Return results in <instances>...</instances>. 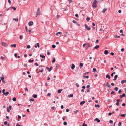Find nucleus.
Segmentation results:
<instances>
[{
	"instance_id": "21",
	"label": "nucleus",
	"mask_w": 126,
	"mask_h": 126,
	"mask_svg": "<svg viewBox=\"0 0 126 126\" xmlns=\"http://www.w3.org/2000/svg\"><path fill=\"white\" fill-rule=\"evenodd\" d=\"M107 9L106 8H104L103 10L102 11V12L103 13H105V11L107 10Z\"/></svg>"
},
{
	"instance_id": "54",
	"label": "nucleus",
	"mask_w": 126,
	"mask_h": 126,
	"mask_svg": "<svg viewBox=\"0 0 126 126\" xmlns=\"http://www.w3.org/2000/svg\"><path fill=\"white\" fill-rule=\"evenodd\" d=\"M8 2L9 3V4L10 5L11 4V2L10 0H8Z\"/></svg>"
},
{
	"instance_id": "15",
	"label": "nucleus",
	"mask_w": 126,
	"mask_h": 126,
	"mask_svg": "<svg viewBox=\"0 0 126 126\" xmlns=\"http://www.w3.org/2000/svg\"><path fill=\"white\" fill-rule=\"evenodd\" d=\"M75 65L74 64H72V65H71V69H74L75 67Z\"/></svg>"
},
{
	"instance_id": "6",
	"label": "nucleus",
	"mask_w": 126,
	"mask_h": 126,
	"mask_svg": "<svg viewBox=\"0 0 126 126\" xmlns=\"http://www.w3.org/2000/svg\"><path fill=\"white\" fill-rule=\"evenodd\" d=\"M125 96V94L124 93H123L122 95H120V98L121 99L123 97H124Z\"/></svg>"
},
{
	"instance_id": "31",
	"label": "nucleus",
	"mask_w": 126,
	"mask_h": 126,
	"mask_svg": "<svg viewBox=\"0 0 126 126\" xmlns=\"http://www.w3.org/2000/svg\"><path fill=\"white\" fill-rule=\"evenodd\" d=\"M55 58H54L52 61V62L53 63H54L55 62Z\"/></svg>"
},
{
	"instance_id": "26",
	"label": "nucleus",
	"mask_w": 126,
	"mask_h": 126,
	"mask_svg": "<svg viewBox=\"0 0 126 126\" xmlns=\"http://www.w3.org/2000/svg\"><path fill=\"white\" fill-rule=\"evenodd\" d=\"M83 66V64L82 63H80V67L81 68Z\"/></svg>"
},
{
	"instance_id": "24",
	"label": "nucleus",
	"mask_w": 126,
	"mask_h": 126,
	"mask_svg": "<svg viewBox=\"0 0 126 126\" xmlns=\"http://www.w3.org/2000/svg\"><path fill=\"white\" fill-rule=\"evenodd\" d=\"M62 89H60L58 90V93H61V91H62Z\"/></svg>"
},
{
	"instance_id": "16",
	"label": "nucleus",
	"mask_w": 126,
	"mask_h": 126,
	"mask_svg": "<svg viewBox=\"0 0 126 126\" xmlns=\"http://www.w3.org/2000/svg\"><path fill=\"white\" fill-rule=\"evenodd\" d=\"M85 103V101H82L80 103V104L81 105H82L83 104H84Z\"/></svg>"
},
{
	"instance_id": "4",
	"label": "nucleus",
	"mask_w": 126,
	"mask_h": 126,
	"mask_svg": "<svg viewBox=\"0 0 126 126\" xmlns=\"http://www.w3.org/2000/svg\"><path fill=\"white\" fill-rule=\"evenodd\" d=\"M33 23L32 21H29L28 23V25L29 26H32L33 24Z\"/></svg>"
},
{
	"instance_id": "37",
	"label": "nucleus",
	"mask_w": 126,
	"mask_h": 126,
	"mask_svg": "<svg viewBox=\"0 0 126 126\" xmlns=\"http://www.w3.org/2000/svg\"><path fill=\"white\" fill-rule=\"evenodd\" d=\"M87 125L85 123V122H84V123H83L82 126H87Z\"/></svg>"
},
{
	"instance_id": "50",
	"label": "nucleus",
	"mask_w": 126,
	"mask_h": 126,
	"mask_svg": "<svg viewBox=\"0 0 126 126\" xmlns=\"http://www.w3.org/2000/svg\"><path fill=\"white\" fill-rule=\"evenodd\" d=\"M30 46L29 45H28L27 46V48L28 49H29L30 48Z\"/></svg>"
},
{
	"instance_id": "49",
	"label": "nucleus",
	"mask_w": 126,
	"mask_h": 126,
	"mask_svg": "<svg viewBox=\"0 0 126 126\" xmlns=\"http://www.w3.org/2000/svg\"><path fill=\"white\" fill-rule=\"evenodd\" d=\"M90 18L88 17H87L86 19V20L87 21H89V20H90Z\"/></svg>"
},
{
	"instance_id": "62",
	"label": "nucleus",
	"mask_w": 126,
	"mask_h": 126,
	"mask_svg": "<svg viewBox=\"0 0 126 126\" xmlns=\"http://www.w3.org/2000/svg\"><path fill=\"white\" fill-rule=\"evenodd\" d=\"M78 110H77L75 111H74V113L75 114H76V113L78 112Z\"/></svg>"
},
{
	"instance_id": "52",
	"label": "nucleus",
	"mask_w": 126,
	"mask_h": 126,
	"mask_svg": "<svg viewBox=\"0 0 126 126\" xmlns=\"http://www.w3.org/2000/svg\"><path fill=\"white\" fill-rule=\"evenodd\" d=\"M51 94L50 93H48L47 94V95L48 96H49L51 95Z\"/></svg>"
},
{
	"instance_id": "30",
	"label": "nucleus",
	"mask_w": 126,
	"mask_h": 126,
	"mask_svg": "<svg viewBox=\"0 0 126 126\" xmlns=\"http://www.w3.org/2000/svg\"><path fill=\"white\" fill-rule=\"evenodd\" d=\"M62 34V33L61 32H58L56 34V35L58 36V34Z\"/></svg>"
},
{
	"instance_id": "13",
	"label": "nucleus",
	"mask_w": 126,
	"mask_h": 126,
	"mask_svg": "<svg viewBox=\"0 0 126 126\" xmlns=\"http://www.w3.org/2000/svg\"><path fill=\"white\" fill-rule=\"evenodd\" d=\"M118 77V75H116L114 77V79H113L114 81H115L117 79Z\"/></svg>"
},
{
	"instance_id": "40",
	"label": "nucleus",
	"mask_w": 126,
	"mask_h": 126,
	"mask_svg": "<svg viewBox=\"0 0 126 126\" xmlns=\"http://www.w3.org/2000/svg\"><path fill=\"white\" fill-rule=\"evenodd\" d=\"M76 86L78 87H79V84L78 83H76Z\"/></svg>"
},
{
	"instance_id": "58",
	"label": "nucleus",
	"mask_w": 126,
	"mask_h": 126,
	"mask_svg": "<svg viewBox=\"0 0 126 126\" xmlns=\"http://www.w3.org/2000/svg\"><path fill=\"white\" fill-rule=\"evenodd\" d=\"M14 56H15L16 58H17V54L16 53H15V54H14Z\"/></svg>"
},
{
	"instance_id": "59",
	"label": "nucleus",
	"mask_w": 126,
	"mask_h": 126,
	"mask_svg": "<svg viewBox=\"0 0 126 126\" xmlns=\"http://www.w3.org/2000/svg\"><path fill=\"white\" fill-rule=\"evenodd\" d=\"M61 108L62 109H63L64 108L63 106V105H62L61 106Z\"/></svg>"
},
{
	"instance_id": "1",
	"label": "nucleus",
	"mask_w": 126,
	"mask_h": 126,
	"mask_svg": "<svg viewBox=\"0 0 126 126\" xmlns=\"http://www.w3.org/2000/svg\"><path fill=\"white\" fill-rule=\"evenodd\" d=\"M96 0H94L92 4V6L93 8H96L97 7V2Z\"/></svg>"
},
{
	"instance_id": "35",
	"label": "nucleus",
	"mask_w": 126,
	"mask_h": 126,
	"mask_svg": "<svg viewBox=\"0 0 126 126\" xmlns=\"http://www.w3.org/2000/svg\"><path fill=\"white\" fill-rule=\"evenodd\" d=\"M111 94H115V92L114 91H113L112 92H111Z\"/></svg>"
},
{
	"instance_id": "11",
	"label": "nucleus",
	"mask_w": 126,
	"mask_h": 126,
	"mask_svg": "<svg viewBox=\"0 0 126 126\" xmlns=\"http://www.w3.org/2000/svg\"><path fill=\"white\" fill-rule=\"evenodd\" d=\"M2 46L5 47L7 46V44L4 42H2Z\"/></svg>"
},
{
	"instance_id": "18",
	"label": "nucleus",
	"mask_w": 126,
	"mask_h": 126,
	"mask_svg": "<svg viewBox=\"0 0 126 126\" xmlns=\"http://www.w3.org/2000/svg\"><path fill=\"white\" fill-rule=\"evenodd\" d=\"M37 95L36 94H33L32 96L34 98H36L37 97Z\"/></svg>"
},
{
	"instance_id": "27",
	"label": "nucleus",
	"mask_w": 126,
	"mask_h": 126,
	"mask_svg": "<svg viewBox=\"0 0 126 126\" xmlns=\"http://www.w3.org/2000/svg\"><path fill=\"white\" fill-rule=\"evenodd\" d=\"M40 56L42 58H44L45 59V56L43 55H41V54H40Z\"/></svg>"
},
{
	"instance_id": "44",
	"label": "nucleus",
	"mask_w": 126,
	"mask_h": 126,
	"mask_svg": "<svg viewBox=\"0 0 126 126\" xmlns=\"http://www.w3.org/2000/svg\"><path fill=\"white\" fill-rule=\"evenodd\" d=\"M13 20H15L16 21H18V18H17L16 19L15 18H13Z\"/></svg>"
},
{
	"instance_id": "41",
	"label": "nucleus",
	"mask_w": 126,
	"mask_h": 126,
	"mask_svg": "<svg viewBox=\"0 0 126 126\" xmlns=\"http://www.w3.org/2000/svg\"><path fill=\"white\" fill-rule=\"evenodd\" d=\"M121 123H122L121 122H119L118 124L119 126H121Z\"/></svg>"
},
{
	"instance_id": "22",
	"label": "nucleus",
	"mask_w": 126,
	"mask_h": 126,
	"mask_svg": "<svg viewBox=\"0 0 126 126\" xmlns=\"http://www.w3.org/2000/svg\"><path fill=\"white\" fill-rule=\"evenodd\" d=\"M95 120L97 121V122L99 123L100 122V120L98 119L97 118H96L95 119Z\"/></svg>"
},
{
	"instance_id": "36",
	"label": "nucleus",
	"mask_w": 126,
	"mask_h": 126,
	"mask_svg": "<svg viewBox=\"0 0 126 126\" xmlns=\"http://www.w3.org/2000/svg\"><path fill=\"white\" fill-rule=\"evenodd\" d=\"M95 107H98V108H99V107H100V105H99V104H98V105H96V104H95Z\"/></svg>"
},
{
	"instance_id": "14",
	"label": "nucleus",
	"mask_w": 126,
	"mask_h": 126,
	"mask_svg": "<svg viewBox=\"0 0 126 126\" xmlns=\"http://www.w3.org/2000/svg\"><path fill=\"white\" fill-rule=\"evenodd\" d=\"M106 77L107 78H108L109 79L110 78V76L108 74H107L106 76Z\"/></svg>"
},
{
	"instance_id": "25",
	"label": "nucleus",
	"mask_w": 126,
	"mask_h": 126,
	"mask_svg": "<svg viewBox=\"0 0 126 126\" xmlns=\"http://www.w3.org/2000/svg\"><path fill=\"white\" fill-rule=\"evenodd\" d=\"M73 94H70V95H68V97H73Z\"/></svg>"
},
{
	"instance_id": "63",
	"label": "nucleus",
	"mask_w": 126,
	"mask_h": 126,
	"mask_svg": "<svg viewBox=\"0 0 126 126\" xmlns=\"http://www.w3.org/2000/svg\"><path fill=\"white\" fill-rule=\"evenodd\" d=\"M35 65H36V66H38V64L37 63H35Z\"/></svg>"
},
{
	"instance_id": "53",
	"label": "nucleus",
	"mask_w": 126,
	"mask_h": 126,
	"mask_svg": "<svg viewBox=\"0 0 126 126\" xmlns=\"http://www.w3.org/2000/svg\"><path fill=\"white\" fill-rule=\"evenodd\" d=\"M25 91H28V89H27V88H25Z\"/></svg>"
},
{
	"instance_id": "8",
	"label": "nucleus",
	"mask_w": 126,
	"mask_h": 126,
	"mask_svg": "<svg viewBox=\"0 0 126 126\" xmlns=\"http://www.w3.org/2000/svg\"><path fill=\"white\" fill-rule=\"evenodd\" d=\"M37 47L38 48H39V47H40V45H39V43H37V44H35V46H34L35 47V48H37Z\"/></svg>"
},
{
	"instance_id": "2",
	"label": "nucleus",
	"mask_w": 126,
	"mask_h": 126,
	"mask_svg": "<svg viewBox=\"0 0 126 126\" xmlns=\"http://www.w3.org/2000/svg\"><path fill=\"white\" fill-rule=\"evenodd\" d=\"M25 29L26 30V31L27 32H29V34H30L31 33L32 30H28L27 27L26 26L25 27Z\"/></svg>"
},
{
	"instance_id": "17",
	"label": "nucleus",
	"mask_w": 126,
	"mask_h": 126,
	"mask_svg": "<svg viewBox=\"0 0 126 126\" xmlns=\"http://www.w3.org/2000/svg\"><path fill=\"white\" fill-rule=\"evenodd\" d=\"M99 47V46L98 45H97L95 46L94 47V48L95 49H97Z\"/></svg>"
},
{
	"instance_id": "33",
	"label": "nucleus",
	"mask_w": 126,
	"mask_h": 126,
	"mask_svg": "<svg viewBox=\"0 0 126 126\" xmlns=\"http://www.w3.org/2000/svg\"><path fill=\"white\" fill-rule=\"evenodd\" d=\"M34 61V60H32L31 59H30L29 60H28V62H30V63L31 62H33Z\"/></svg>"
},
{
	"instance_id": "45",
	"label": "nucleus",
	"mask_w": 126,
	"mask_h": 126,
	"mask_svg": "<svg viewBox=\"0 0 126 126\" xmlns=\"http://www.w3.org/2000/svg\"><path fill=\"white\" fill-rule=\"evenodd\" d=\"M1 58L3 60H4L5 59V58L3 57L2 56L1 57Z\"/></svg>"
},
{
	"instance_id": "7",
	"label": "nucleus",
	"mask_w": 126,
	"mask_h": 126,
	"mask_svg": "<svg viewBox=\"0 0 126 126\" xmlns=\"http://www.w3.org/2000/svg\"><path fill=\"white\" fill-rule=\"evenodd\" d=\"M0 78L2 82L4 83H5V82L4 80V77L3 76H2Z\"/></svg>"
},
{
	"instance_id": "51",
	"label": "nucleus",
	"mask_w": 126,
	"mask_h": 126,
	"mask_svg": "<svg viewBox=\"0 0 126 126\" xmlns=\"http://www.w3.org/2000/svg\"><path fill=\"white\" fill-rule=\"evenodd\" d=\"M30 101H34V99H33V98H32V99H30L29 100Z\"/></svg>"
},
{
	"instance_id": "55",
	"label": "nucleus",
	"mask_w": 126,
	"mask_h": 126,
	"mask_svg": "<svg viewBox=\"0 0 126 126\" xmlns=\"http://www.w3.org/2000/svg\"><path fill=\"white\" fill-rule=\"evenodd\" d=\"M7 121H5V122H4V124L5 125H6L7 124Z\"/></svg>"
},
{
	"instance_id": "12",
	"label": "nucleus",
	"mask_w": 126,
	"mask_h": 126,
	"mask_svg": "<svg viewBox=\"0 0 126 126\" xmlns=\"http://www.w3.org/2000/svg\"><path fill=\"white\" fill-rule=\"evenodd\" d=\"M93 72L94 73H96L97 72V70L95 68H93Z\"/></svg>"
},
{
	"instance_id": "19",
	"label": "nucleus",
	"mask_w": 126,
	"mask_h": 126,
	"mask_svg": "<svg viewBox=\"0 0 126 126\" xmlns=\"http://www.w3.org/2000/svg\"><path fill=\"white\" fill-rule=\"evenodd\" d=\"M86 45L87 46V48L89 47L90 46V44L89 43H86Z\"/></svg>"
},
{
	"instance_id": "28",
	"label": "nucleus",
	"mask_w": 126,
	"mask_h": 126,
	"mask_svg": "<svg viewBox=\"0 0 126 126\" xmlns=\"http://www.w3.org/2000/svg\"><path fill=\"white\" fill-rule=\"evenodd\" d=\"M82 76L84 78H87V79L89 77L88 76H85V75H83Z\"/></svg>"
},
{
	"instance_id": "39",
	"label": "nucleus",
	"mask_w": 126,
	"mask_h": 126,
	"mask_svg": "<svg viewBox=\"0 0 126 126\" xmlns=\"http://www.w3.org/2000/svg\"><path fill=\"white\" fill-rule=\"evenodd\" d=\"M109 123H113V121L112 120H110L109 121Z\"/></svg>"
},
{
	"instance_id": "23",
	"label": "nucleus",
	"mask_w": 126,
	"mask_h": 126,
	"mask_svg": "<svg viewBox=\"0 0 126 126\" xmlns=\"http://www.w3.org/2000/svg\"><path fill=\"white\" fill-rule=\"evenodd\" d=\"M9 94V92H7L6 93H5L4 95H5L6 96H7V95Z\"/></svg>"
},
{
	"instance_id": "5",
	"label": "nucleus",
	"mask_w": 126,
	"mask_h": 126,
	"mask_svg": "<svg viewBox=\"0 0 126 126\" xmlns=\"http://www.w3.org/2000/svg\"><path fill=\"white\" fill-rule=\"evenodd\" d=\"M40 13V8H38L36 12V15H39Z\"/></svg>"
},
{
	"instance_id": "56",
	"label": "nucleus",
	"mask_w": 126,
	"mask_h": 126,
	"mask_svg": "<svg viewBox=\"0 0 126 126\" xmlns=\"http://www.w3.org/2000/svg\"><path fill=\"white\" fill-rule=\"evenodd\" d=\"M9 108L10 110H11L12 109L11 106L10 105H9Z\"/></svg>"
},
{
	"instance_id": "34",
	"label": "nucleus",
	"mask_w": 126,
	"mask_h": 126,
	"mask_svg": "<svg viewBox=\"0 0 126 126\" xmlns=\"http://www.w3.org/2000/svg\"><path fill=\"white\" fill-rule=\"evenodd\" d=\"M12 100L14 101H15L16 100V98L15 97H14L13 98Z\"/></svg>"
},
{
	"instance_id": "61",
	"label": "nucleus",
	"mask_w": 126,
	"mask_h": 126,
	"mask_svg": "<svg viewBox=\"0 0 126 126\" xmlns=\"http://www.w3.org/2000/svg\"><path fill=\"white\" fill-rule=\"evenodd\" d=\"M7 111L8 112H10V110H9L8 108H7Z\"/></svg>"
},
{
	"instance_id": "47",
	"label": "nucleus",
	"mask_w": 126,
	"mask_h": 126,
	"mask_svg": "<svg viewBox=\"0 0 126 126\" xmlns=\"http://www.w3.org/2000/svg\"><path fill=\"white\" fill-rule=\"evenodd\" d=\"M115 72H114L113 73H112L111 74V76H113V75L114 74H115Z\"/></svg>"
},
{
	"instance_id": "20",
	"label": "nucleus",
	"mask_w": 126,
	"mask_h": 126,
	"mask_svg": "<svg viewBox=\"0 0 126 126\" xmlns=\"http://www.w3.org/2000/svg\"><path fill=\"white\" fill-rule=\"evenodd\" d=\"M108 53V51L107 50H105L104 52V53L105 55H107Z\"/></svg>"
},
{
	"instance_id": "48",
	"label": "nucleus",
	"mask_w": 126,
	"mask_h": 126,
	"mask_svg": "<svg viewBox=\"0 0 126 126\" xmlns=\"http://www.w3.org/2000/svg\"><path fill=\"white\" fill-rule=\"evenodd\" d=\"M63 124L64 125H67V123L65 121L63 123Z\"/></svg>"
},
{
	"instance_id": "43",
	"label": "nucleus",
	"mask_w": 126,
	"mask_h": 126,
	"mask_svg": "<svg viewBox=\"0 0 126 126\" xmlns=\"http://www.w3.org/2000/svg\"><path fill=\"white\" fill-rule=\"evenodd\" d=\"M120 116H122L123 117H125V114H121L120 115Z\"/></svg>"
},
{
	"instance_id": "46",
	"label": "nucleus",
	"mask_w": 126,
	"mask_h": 126,
	"mask_svg": "<svg viewBox=\"0 0 126 126\" xmlns=\"http://www.w3.org/2000/svg\"><path fill=\"white\" fill-rule=\"evenodd\" d=\"M5 89H3V90H2V92L3 93V94H4V93H5Z\"/></svg>"
},
{
	"instance_id": "32",
	"label": "nucleus",
	"mask_w": 126,
	"mask_h": 126,
	"mask_svg": "<svg viewBox=\"0 0 126 126\" xmlns=\"http://www.w3.org/2000/svg\"><path fill=\"white\" fill-rule=\"evenodd\" d=\"M11 46L12 47H16V45L15 44H11Z\"/></svg>"
},
{
	"instance_id": "10",
	"label": "nucleus",
	"mask_w": 126,
	"mask_h": 126,
	"mask_svg": "<svg viewBox=\"0 0 126 126\" xmlns=\"http://www.w3.org/2000/svg\"><path fill=\"white\" fill-rule=\"evenodd\" d=\"M106 86H108L109 88H110L111 87V86L110 84H109L108 82H107L106 84Z\"/></svg>"
},
{
	"instance_id": "60",
	"label": "nucleus",
	"mask_w": 126,
	"mask_h": 126,
	"mask_svg": "<svg viewBox=\"0 0 126 126\" xmlns=\"http://www.w3.org/2000/svg\"><path fill=\"white\" fill-rule=\"evenodd\" d=\"M23 36L22 35H20V38L21 40H22V38Z\"/></svg>"
},
{
	"instance_id": "3",
	"label": "nucleus",
	"mask_w": 126,
	"mask_h": 126,
	"mask_svg": "<svg viewBox=\"0 0 126 126\" xmlns=\"http://www.w3.org/2000/svg\"><path fill=\"white\" fill-rule=\"evenodd\" d=\"M85 28L87 30H89L91 29V28H90V27L88 26L86 24H85Z\"/></svg>"
},
{
	"instance_id": "9",
	"label": "nucleus",
	"mask_w": 126,
	"mask_h": 126,
	"mask_svg": "<svg viewBox=\"0 0 126 126\" xmlns=\"http://www.w3.org/2000/svg\"><path fill=\"white\" fill-rule=\"evenodd\" d=\"M52 68V66L50 67V68H49L48 67H47L46 68L48 70L49 72H50Z\"/></svg>"
},
{
	"instance_id": "64",
	"label": "nucleus",
	"mask_w": 126,
	"mask_h": 126,
	"mask_svg": "<svg viewBox=\"0 0 126 126\" xmlns=\"http://www.w3.org/2000/svg\"><path fill=\"white\" fill-rule=\"evenodd\" d=\"M90 87V86L89 85H87L86 86V88L88 89Z\"/></svg>"
},
{
	"instance_id": "38",
	"label": "nucleus",
	"mask_w": 126,
	"mask_h": 126,
	"mask_svg": "<svg viewBox=\"0 0 126 126\" xmlns=\"http://www.w3.org/2000/svg\"><path fill=\"white\" fill-rule=\"evenodd\" d=\"M52 47L53 48H55L56 47V46L55 45L53 44L52 45Z\"/></svg>"
},
{
	"instance_id": "57",
	"label": "nucleus",
	"mask_w": 126,
	"mask_h": 126,
	"mask_svg": "<svg viewBox=\"0 0 126 126\" xmlns=\"http://www.w3.org/2000/svg\"><path fill=\"white\" fill-rule=\"evenodd\" d=\"M124 80H122L121 81V83L122 84H123L124 83Z\"/></svg>"
},
{
	"instance_id": "29",
	"label": "nucleus",
	"mask_w": 126,
	"mask_h": 126,
	"mask_svg": "<svg viewBox=\"0 0 126 126\" xmlns=\"http://www.w3.org/2000/svg\"><path fill=\"white\" fill-rule=\"evenodd\" d=\"M10 8L13 9L14 10H16V8L15 7H10Z\"/></svg>"
},
{
	"instance_id": "42",
	"label": "nucleus",
	"mask_w": 126,
	"mask_h": 126,
	"mask_svg": "<svg viewBox=\"0 0 126 126\" xmlns=\"http://www.w3.org/2000/svg\"><path fill=\"white\" fill-rule=\"evenodd\" d=\"M118 87H116L114 89V90H115L116 91H118Z\"/></svg>"
}]
</instances>
